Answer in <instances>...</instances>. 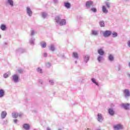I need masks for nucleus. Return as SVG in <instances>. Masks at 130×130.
<instances>
[{
  "mask_svg": "<svg viewBox=\"0 0 130 130\" xmlns=\"http://www.w3.org/2000/svg\"><path fill=\"white\" fill-rule=\"evenodd\" d=\"M113 128L115 130L122 129V128H123V126L121 124H119L114 125Z\"/></svg>",
  "mask_w": 130,
  "mask_h": 130,
  "instance_id": "f257e3e1",
  "label": "nucleus"
},
{
  "mask_svg": "<svg viewBox=\"0 0 130 130\" xmlns=\"http://www.w3.org/2000/svg\"><path fill=\"white\" fill-rule=\"evenodd\" d=\"M112 34V32H111V31L110 30H106L103 33V36L104 37H109V36H110Z\"/></svg>",
  "mask_w": 130,
  "mask_h": 130,
  "instance_id": "f03ea898",
  "label": "nucleus"
},
{
  "mask_svg": "<svg viewBox=\"0 0 130 130\" xmlns=\"http://www.w3.org/2000/svg\"><path fill=\"white\" fill-rule=\"evenodd\" d=\"M93 6V1H87L86 3V8H90Z\"/></svg>",
  "mask_w": 130,
  "mask_h": 130,
  "instance_id": "7ed1b4c3",
  "label": "nucleus"
},
{
  "mask_svg": "<svg viewBox=\"0 0 130 130\" xmlns=\"http://www.w3.org/2000/svg\"><path fill=\"white\" fill-rule=\"evenodd\" d=\"M129 104H123L122 105V107L125 109L126 110L129 109Z\"/></svg>",
  "mask_w": 130,
  "mask_h": 130,
  "instance_id": "20e7f679",
  "label": "nucleus"
},
{
  "mask_svg": "<svg viewBox=\"0 0 130 130\" xmlns=\"http://www.w3.org/2000/svg\"><path fill=\"white\" fill-rule=\"evenodd\" d=\"M124 93H125V97H128L130 96V92H129V90H128V89H125L124 90Z\"/></svg>",
  "mask_w": 130,
  "mask_h": 130,
  "instance_id": "39448f33",
  "label": "nucleus"
},
{
  "mask_svg": "<svg viewBox=\"0 0 130 130\" xmlns=\"http://www.w3.org/2000/svg\"><path fill=\"white\" fill-rule=\"evenodd\" d=\"M13 79L14 82H18L19 77L17 75H14L13 76Z\"/></svg>",
  "mask_w": 130,
  "mask_h": 130,
  "instance_id": "423d86ee",
  "label": "nucleus"
},
{
  "mask_svg": "<svg viewBox=\"0 0 130 130\" xmlns=\"http://www.w3.org/2000/svg\"><path fill=\"white\" fill-rule=\"evenodd\" d=\"M98 120L100 122H101L103 120V119H102V115L101 114L99 113L98 114Z\"/></svg>",
  "mask_w": 130,
  "mask_h": 130,
  "instance_id": "0eeeda50",
  "label": "nucleus"
},
{
  "mask_svg": "<svg viewBox=\"0 0 130 130\" xmlns=\"http://www.w3.org/2000/svg\"><path fill=\"white\" fill-rule=\"evenodd\" d=\"M23 128L26 130H28L30 129V125L29 124H23Z\"/></svg>",
  "mask_w": 130,
  "mask_h": 130,
  "instance_id": "6e6552de",
  "label": "nucleus"
},
{
  "mask_svg": "<svg viewBox=\"0 0 130 130\" xmlns=\"http://www.w3.org/2000/svg\"><path fill=\"white\" fill-rule=\"evenodd\" d=\"M7 116V112L6 111H4L1 113V117L2 118H5Z\"/></svg>",
  "mask_w": 130,
  "mask_h": 130,
  "instance_id": "1a4fd4ad",
  "label": "nucleus"
},
{
  "mask_svg": "<svg viewBox=\"0 0 130 130\" xmlns=\"http://www.w3.org/2000/svg\"><path fill=\"white\" fill-rule=\"evenodd\" d=\"M102 11L103 13H105V14H107V13H108V10H107V9H106V7L104 6L102 7Z\"/></svg>",
  "mask_w": 130,
  "mask_h": 130,
  "instance_id": "9d476101",
  "label": "nucleus"
},
{
  "mask_svg": "<svg viewBox=\"0 0 130 130\" xmlns=\"http://www.w3.org/2000/svg\"><path fill=\"white\" fill-rule=\"evenodd\" d=\"M67 23V21L65 20V19H62L60 22H59V24L60 26H63L65 24Z\"/></svg>",
  "mask_w": 130,
  "mask_h": 130,
  "instance_id": "9b49d317",
  "label": "nucleus"
},
{
  "mask_svg": "<svg viewBox=\"0 0 130 130\" xmlns=\"http://www.w3.org/2000/svg\"><path fill=\"white\" fill-rule=\"evenodd\" d=\"M26 10H27V13L29 15V16H31V15H32V11H31V9H30V8L29 7H27L26 8Z\"/></svg>",
  "mask_w": 130,
  "mask_h": 130,
  "instance_id": "f8f14e48",
  "label": "nucleus"
},
{
  "mask_svg": "<svg viewBox=\"0 0 130 130\" xmlns=\"http://www.w3.org/2000/svg\"><path fill=\"white\" fill-rule=\"evenodd\" d=\"M98 51L99 54H100V55H103V54H104V51L102 49H100L98 50Z\"/></svg>",
  "mask_w": 130,
  "mask_h": 130,
  "instance_id": "ddd939ff",
  "label": "nucleus"
},
{
  "mask_svg": "<svg viewBox=\"0 0 130 130\" xmlns=\"http://www.w3.org/2000/svg\"><path fill=\"white\" fill-rule=\"evenodd\" d=\"M4 95H5V91L3 89H0V98L3 97Z\"/></svg>",
  "mask_w": 130,
  "mask_h": 130,
  "instance_id": "4468645a",
  "label": "nucleus"
},
{
  "mask_svg": "<svg viewBox=\"0 0 130 130\" xmlns=\"http://www.w3.org/2000/svg\"><path fill=\"white\" fill-rule=\"evenodd\" d=\"M19 116V114L17 113H12V117L13 118H17Z\"/></svg>",
  "mask_w": 130,
  "mask_h": 130,
  "instance_id": "2eb2a0df",
  "label": "nucleus"
},
{
  "mask_svg": "<svg viewBox=\"0 0 130 130\" xmlns=\"http://www.w3.org/2000/svg\"><path fill=\"white\" fill-rule=\"evenodd\" d=\"M41 45L43 48H45L46 47V43L45 42H42L41 43Z\"/></svg>",
  "mask_w": 130,
  "mask_h": 130,
  "instance_id": "dca6fc26",
  "label": "nucleus"
},
{
  "mask_svg": "<svg viewBox=\"0 0 130 130\" xmlns=\"http://www.w3.org/2000/svg\"><path fill=\"white\" fill-rule=\"evenodd\" d=\"M109 113L110 115H113L114 114V111L112 109H109Z\"/></svg>",
  "mask_w": 130,
  "mask_h": 130,
  "instance_id": "f3484780",
  "label": "nucleus"
},
{
  "mask_svg": "<svg viewBox=\"0 0 130 130\" xmlns=\"http://www.w3.org/2000/svg\"><path fill=\"white\" fill-rule=\"evenodd\" d=\"M64 6L67 9H70V8H71V4L69 3H65Z\"/></svg>",
  "mask_w": 130,
  "mask_h": 130,
  "instance_id": "a211bd4d",
  "label": "nucleus"
},
{
  "mask_svg": "<svg viewBox=\"0 0 130 130\" xmlns=\"http://www.w3.org/2000/svg\"><path fill=\"white\" fill-rule=\"evenodd\" d=\"M73 55L74 57H75V58H79V55H78V53L73 52Z\"/></svg>",
  "mask_w": 130,
  "mask_h": 130,
  "instance_id": "6ab92c4d",
  "label": "nucleus"
},
{
  "mask_svg": "<svg viewBox=\"0 0 130 130\" xmlns=\"http://www.w3.org/2000/svg\"><path fill=\"white\" fill-rule=\"evenodd\" d=\"M109 60H110L111 61H112L114 60V57H113L112 56V55H109Z\"/></svg>",
  "mask_w": 130,
  "mask_h": 130,
  "instance_id": "aec40b11",
  "label": "nucleus"
},
{
  "mask_svg": "<svg viewBox=\"0 0 130 130\" xmlns=\"http://www.w3.org/2000/svg\"><path fill=\"white\" fill-rule=\"evenodd\" d=\"M8 4H9L10 5V6H11L12 7H13V6H14V2H13V0H8Z\"/></svg>",
  "mask_w": 130,
  "mask_h": 130,
  "instance_id": "412c9836",
  "label": "nucleus"
},
{
  "mask_svg": "<svg viewBox=\"0 0 130 130\" xmlns=\"http://www.w3.org/2000/svg\"><path fill=\"white\" fill-rule=\"evenodd\" d=\"M89 58H90V57H89L88 55H86L84 57V61H85L86 62H87Z\"/></svg>",
  "mask_w": 130,
  "mask_h": 130,
  "instance_id": "4be33fe9",
  "label": "nucleus"
},
{
  "mask_svg": "<svg viewBox=\"0 0 130 130\" xmlns=\"http://www.w3.org/2000/svg\"><path fill=\"white\" fill-rule=\"evenodd\" d=\"M1 30H3V31H5V30H6V26L5 25V24L1 25Z\"/></svg>",
  "mask_w": 130,
  "mask_h": 130,
  "instance_id": "5701e85b",
  "label": "nucleus"
},
{
  "mask_svg": "<svg viewBox=\"0 0 130 130\" xmlns=\"http://www.w3.org/2000/svg\"><path fill=\"white\" fill-rule=\"evenodd\" d=\"M91 81H92V83H94V84L96 85V86H99V85H98V83H97L96 82V81L95 80V79L94 78H92Z\"/></svg>",
  "mask_w": 130,
  "mask_h": 130,
  "instance_id": "b1692460",
  "label": "nucleus"
},
{
  "mask_svg": "<svg viewBox=\"0 0 130 130\" xmlns=\"http://www.w3.org/2000/svg\"><path fill=\"white\" fill-rule=\"evenodd\" d=\"M92 35H98V31L97 30L92 31Z\"/></svg>",
  "mask_w": 130,
  "mask_h": 130,
  "instance_id": "393cba45",
  "label": "nucleus"
},
{
  "mask_svg": "<svg viewBox=\"0 0 130 130\" xmlns=\"http://www.w3.org/2000/svg\"><path fill=\"white\" fill-rule=\"evenodd\" d=\"M60 20V18H59V16H57L56 17V23H59V21Z\"/></svg>",
  "mask_w": 130,
  "mask_h": 130,
  "instance_id": "a878e982",
  "label": "nucleus"
},
{
  "mask_svg": "<svg viewBox=\"0 0 130 130\" xmlns=\"http://www.w3.org/2000/svg\"><path fill=\"white\" fill-rule=\"evenodd\" d=\"M100 25L101 27H104V26H105V24H104V22L103 21H101L100 22Z\"/></svg>",
  "mask_w": 130,
  "mask_h": 130,
  "instance_id": "bb28decb",
  "label": "nucleus"
},
{
  "mask_svg": "<svg viewBox=\"0 0 130 130\" xmlns=\"http://www.w3.org/2000/svg\"><path fill=\"white\" fill-rule=\"evenodd\" d=\"M91 11H92V12L93 13H96V12H97V9L95 8H93L91 9Z\"/></svg>",
  "mask_w": 130,
  "mask_h": 130,
  "instance_id": "cd10ccee",
  "label": "nucleus"
},
{
  "mask_svg": "<svg viewBox=\"0 0 130 130\" xmlns=\"http://www.w3.org/2000/svg\"><path fill=\"white\" fill-rule=\"evenodd\" d=\"M113 37H117V33L116 32H113L112 33Z\"/></svg>",
  "mask_w": 130,
  "mask_h": 130,
  "instance_id": "c85d7f7f",
  "label": "nucleus"
},
{
  "mask_svg": "<svg viewBox=\"0 0 130 130\" xmlns=\"http://www.w3.org/2000/svg\"><path fill=\"white\" fill-rule=\"evenodd\" d=\"M55 50V49L54 48V47L53 46H50V50H51L52 51H54Z\"/></svg>",
  "mask_w": 130,
  "mask_h": 130,
  "instance_id": "c756f323",
  "label": "nucleus"
},
{
  "mask_svg": "<svg viewBox=\"0 0 130 130\" xmlns=\"http://www.w3.org/2000/svg\"><path fill=\"white\" fill-rule=\"evenodd\" d=\"M18 72L19 74H22V73L24 72V70H23L22 69H18Z\"/></svg>",
  "mask_w": 130,
  "mask_h": 130,
  "instance_id": "7c9ffc66",
  "label": "nucleus"
},
{
  "mask_svg": "<svg viewBox=\"0 0 130 130\" xmlns=\"http://www.w3.org/2000/svg\"><path fill=\"white\" fill-rule=\"evenodd\" d=\"M106 6L109 9V8H110V4H109V3H107V2L106 3Z\"/></svg>",
  "mask_w": 130,
  "mask_h": 130,
  "instance_id": "2f4dec72",
  "label": "nucleus"
},
{
  "mask_svg": "<svg viewBox=\"0 0 130 130\" xmlns=\"http://www.w3.org/2000/svg\"><path fill=\"white\" fill-rule=\"evenodd\" d=\"M98 60L100 62L102 60V57L101 56H99L98 58Z\"/></svg>",
  "mask_w": 130,
  "mask_h": 130,
  "instance_id": "473e14b6",
  "label": "nucleus"
},
{
  "mask_svg": "<svg viewBox=\"0 0 130 130\" xmlns=\"http://www.w3.org/2000/svg\"><path fill=\"white\" fill-rule=\"evenodd\" d=\"M37 71H38V72L39 73H40L41 74L42 73V70L40 68H38V69H37Z\"/></svg>",
  "mask_w": 130,
  "mask_h": 130,
  "instance_id": "72a5a7b5",
  "label": "nucleus"
},
{
  "mask_svg": "<svg viewBox=\"0 0 130 130\" xmlns=\"http://www.w3.org/2000/svg\"><path fill=\"white\" fill-rule=\"evenodd\" d=\"M4 78H5V79H7V78H8V77H9V75L7 74H5L4 75Z\"/></svg>",
  "mask_w": 130,
  "mask_h": 130,
  "instance_id": "f704fd0d",
  "label": "nucleus"
},
{
  "mask_svg": "<svg viewBox=\"0 0 130 130\" xmlns=\"http://www.w3.org/2000/svg\"><path fill=\"white\" fill-rule=\"evenodd\" d=\"M31 34L32 36L34 35L35 32L34 31V30H32V31H31Z\"/></svg>",
  "mask_w": 130,
  "mask_h": 130,
  "instance_id": "c9c22d12",
  "label": "nucleus"
},
{
  "mask_svg": "<svg viewBox=\"0 0 130 130\" xmlns=\"http://www.w3.org/2000/svg\"><path fill=\"white\" fill-rule=\"evenodd\" d=\"M128 47H130V41L127 42Z\"/></svg>",
  "mask_w": 130,
  "mask_h": 130,
  "instance_id": "e433bc0d",
  "label": "nucleus"
},
{
  "mask_svg": "<svg viewBox=\"0 0 130 130\" xmlns=\"http://www.w3.org/2000/svg\"><path fill=\"white\" fill-rule=\"evenodd\" d=\"M14 122H15V123H17V121H18V120L17 119H15L14 120Z\"/></svg>",
  "mask_w": 130,
  "mask_h": 130,
  "instance_id": "4c0bfd02",
  "label": "nucleus"
},
{
  "mask_svg": "<svg viewBox=\"0 0 130 130\" xmlns=\"http://www.w3.org/2000/svg\"><path fill=\"white\" fill-rule=\"evenodd\" d=\"M44 55L45 56V57H46V56H47V54L45 53L44 54Z\"/></svg>",
  "mask_w": 130,
  "mask_h": 130,
  "instance_id": "58836bf2",
  "label": "nucleus"
},
{
  "mask_svg": "<svg viewBox=\"0 0 130 130\" xmlns=\"http://www.w3.org/2000/svg\"><path fill=\"white\" fill-rule=\"evenodd\" d=\"M48 64H49V66H50V64L49 63H48Z\"/></svg>",
  "mask_w": 130,
  "mask_h": 130,
  "instance_id": "ea45409f",
  "label": "nucleus"
},
{
  "mask_svg": "<svg viewBox=\"0 0 130 130\" xmlns=\"http://www.w3.org/2000/svg\"><path fill=\"white\" fill-rule=\"evenodd\" d=\"M47 130H50V128H48Z\"/></svg>",
  "mask_w": 130,
  "mask_h": 130,
  "instance_id": "a19ab883",
  "label": "nucleus"
},
{
  "mask_svg": "<svg viewBox=\"0 0 130 130\" xmlns=\"http://www.w3.org/2000/svg\"><path fill=\"white\" fill-rule=\"evenodd\" d=\"M1 35H0V38H1Z\"/></svg>",
  "mask_w": 130,
  "mask_h": 130,
  "instance_id": "79ce46f5",
  "label": "nucleus"
}]
</instances>
